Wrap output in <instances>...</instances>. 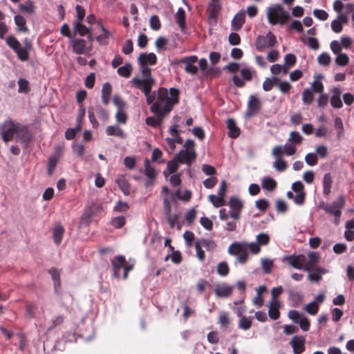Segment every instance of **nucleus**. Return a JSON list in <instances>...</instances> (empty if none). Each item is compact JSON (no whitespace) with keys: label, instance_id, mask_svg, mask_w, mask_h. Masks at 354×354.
Here are the masks:
<instances>
[{"label":"nucleus","instance_id":"26","mask_svg":"<svg viewBox=\"0 0 354 354\" xmlns=\"http://www.w3.org/2000/svg\"><path fill=\"white\" fill-rule=\"evenodd\" d=\"M86 41L83 39H77L73 41V50L77 55L84 53Z\"/></svg>","mask_w":354,"mask_h":354},{"label":"nucleus","instance_id":"1","mask_svg":"<svg viewBox=\"0 0 354 354\" xmlns=\"http://www.w3.org/2000/svg\"><path fill=\"white\" fill-rule=\"evenodd\" d=\"M151 86L147 82L143 86V93L146 97L147 103L150 106V111L152 113H159L167 115L173 109L174 106L179 103L180 92L178 88H169L168 90L164 87L159 88L157 91L151 93Z\"/></svg>","mask_w":354,"mask_h":354},{"label":"nucleus","instance_id":"18","mask_svg":"<svg viewBox=\"0 0 354 354\" xmlns=\"http://www.w3.org/2000/svg\"><path fill=\"white\" fill-rule=\"evenodd\" d=\"M157 62L156 55L153 53H141L138 57V63L140 66L155 65Z\"/></svg>","mask_w":354,"mask_h":354},{"label":"nucleus","instance_id":"19","mask_svg":"<svg viewBox=\"0 0 354 354\" xmlns=\"http://www.w3.org/2000/svg\"><path fill=\"white\" fill-rule=\"evenodd\" d=\"M24 46H21V50L18 53V59L21 62H26L29 59V52L32 48L31 41L26 38L24 40Z\"/></svg>","mask_w":354,"mask_h":354},{"label":"nucleus","instance_id":"52","mask_svg":"<svg viewBox=\"0 0 354 354\" xmlns=\"http://www.w3.org/2000/svg\"><path fill=\"white\" fill-rule=\"evenodd\" d=\"M58 162V158L55 156H52L48 158V175H52L55 167Z\"/></svg>","mask_w":354,"mask_h":354},{"label":"nucleus","instance_id":"29","mask_svg":"<svg viewBox=\"0 0 354 354\" xmlns=\"http://www.w3.org/2000/svg\"><path fill=\"white\" fill-rule=\"evenodd\" d=\"M100 27H101V29H102V34L98 35L96 37V40L100 44V45H102V46H106L108 44V42H109V37H111V32L107 30L102 25L101 23H99Z\"/></svg>","mask_w":354,"mask_h":354},{"label":"nucleus","instance_id":"22","mask_svg":"<svg viewBox=\"0 0 354 354\" xmlns=\"http://www.w3.org/2000/svg\"><path fill=\"white\" fill-rule=\"evenodd\" d=\"M280 302L278 300H271L269 305L268 315L272 320H277L280 317Z\"/></svg>","mask_w":354,"mask_h":354},{"label":"nucleus","instance_id":"17","mask_svg":"<svg viewBox=\"0 0 354 354\" xmlns=\"http://www.w3.org/2000/svg\"><path fill=\"white\" fill-rule=\"evenodd\" d=\"M245 21V14L243 10L237 12L233 17L231 23L232 29L234 30H239Z\"/></svg>","mask_w":354,"mask_h":354},{"label":"nucleus","instance_id":"32","mask_svg":"<svg viewBox=\"0 0 354 354\" xmlns=\"http://www.w3.org/2000/svg\"><path fill=\"white\" fill-rule=\"evenodd\" d=\"M176 21L181 30L185 28V12L183 8H179L176 15Z\"/></svg>","mask_w":354,"mask_h":354},{"label":"nucleus","instance_id":"38","mask_svg":"<svg viewBox=\"0 0 354 354\" xmlns=\"http://www.w3.org/2000/svg\"><path fill=\"white\" fill-rule=\"evenodd\" d=\"M145 174L150 179H154L156 176V172L154 168L151 165L150 161L146 158L144 162Z\"/></svg>","mask_w":354,"mask_h":354},{"label":"nucleus","instance_id":"64","mask_svg":"<svg viewBox=\"0 0 354 354\" xmlns=\"http://www.w3.org/2000/svg\"><path fill=\"white\" fill-rule=\"evenodd\" d=\"M122 53L125 55L131 54L133 50V44L131 39H127L122 47Z\"/></svg>","mask_w":354,"mask_h":354},{"label":"nucleus","instance_id":"15","mask_svg":"<svg viewBox=\"0 0 354 354\" xmlns=\"http://www.w3.org/2000/svg\"><path fill=\"white\" fill-rule=\"evenodd\" d=\"M290 344L295 354H301L305 351V339L302 336H294Z\"/></svg>","mask_w":354,"mask_h":354},{"label":"nucleus","instance_id":"12","mask_svg":"<svg viewBox=\"0 0 354 354\" xmlns=\"http://www.w3.org/2000/svg\"><path fill=\"white\" fill-rule=\"evenodd\" d=\"M229 205L230 207V217L234 220H239L240 218V213L243 207L242 201L236 197H232L230 199Z\"/></svg>","mask_w":354,"mask_h":354},{"label":"nucleus","instance_id":"62","mask_svg":"<svg viewBox=\"0 0 354 354\" xmlns=\"http://www.w3.org/2000/svg\"><path fill=\"white\" fill-rule=\"evenodd\" d=\"M314 16L322 21H326L328 17V14L324 10L315 9L313 10Z\"/></svg>","mask_w":354,"mask_h":354},{"label":"nucleus","instance_id":"33","mask_svg":"<svg viewBox=\"0 0 354 354\" xmlns=\"http://www.w3.org/2000/svg\"><path fill=\"white\" fill-rule=\"evenodd\" d=\"M90 108L93 109L95 114H96L101 120H108L109 118V114L108 111L106 109H103L101 106L96 105L95 106H91Z\"/></svg>","mask_w":354,"mask_h":354},{"label":"nucleus","instance_id":"7","mask_svg":"<svg viewBox=\"0 0 354 354\" xmlns=\"http://www.w3.org/2000/svg\"><path fill=\"white\" fill-rule=\"evenodd\" d=\"M276 43V36L272 32H269L266 36L260 35L257 38L255 46L258 51H263L266 48L274 46Z\"/></svg>","mask_w":354,"mask_h":354},{"label":"nucleus","instance_id":"48","mask_svg":"<svg viewBox=\"0 0 354 354\" xmlns=\"http://www.w3.org/2000/svg\"><path fill=\"white\" fill-rule=\"evenodd\" d=\"M279 82V78L272 77V79L267 78L263 83V88L265 91H270L272 89L274 84Z\"/></svg>","mask_w":354,"mask_h":354},{"label":"nucleus","instance_id":"4","mask_svg":"<svg viewBox=\"0 0 354 354\" xmlns=\"http://www.w3.org/2000/svg\"><path fill=\"white\" fill-rule=\"evenodd\" d=\"M267 17L268 21L272 25L277 24H284L289 19L290 15L281 5H277L269 8Z\"/></svg>","mask_w":354,"mask_h":354},{"label":"nucleus","instance_id":"16","mask_svg":"<svg viewBox=\"0 0 354 354\" xmlns=\"http://www.w3.org/2000/svg\"><path fill=\"white\" fill-rule=\"evenodd\" d=\"M234 290L233 286H230L227 283L218 284L215 287L214 292L218 297H230Z\"/></svg>","mask_w":354,"mask_h":354},{"label":"nucleus","instance_id":"20","mask_svg":"<svg viewBox=\"0 0 354 354\" xmlns=\"http://www.w3.org/2000/svg\"><path fill=\"white\" fill-rule=\"evenodd\" d=\"M227 128L228 129V136L235 139L240 136V129L237 127L236 121L233 118H228L226 122Z\"/></svg>","mask_w":354,"mask_h":354},{"label":"nucleus","instance_id":"60","mask_svg":"<svg viewBox=\"0 0 354 354\" xmlns=\"http://www.w3.org/2000/svg\"><path fill=\"white\" fill-rule=\"evenodd\" d=\"M262 269L266 274H270L272 272L273 262L270 259H263L261 261Z\"/></svg>","mask_w":354,"mask_h":354},{"label":"nucleus","instance_id":"6","mask_svg":"<svg viewBox=\"0 0 354 354\" xmlns=\"http://www.w3.org/2000/svg\"><path fill=\"white\" fill-rule=\"evenodd\" d=\"M303 137L297 131H291L290 133L288 142L283 147L285 153L287 156H292L297 151L296 147L302 143Z\"/></svg>","mask_w":354,"mask_h":354},{"label":"nucleus","instance_id":"21","mask_svg":"<svg viewBox=\"0 0 354 354\" xmlns=\"http://www.w3.org/2000/svg\"><path fill=\"white\" fill-rule=\"evenodd\" d=\"M221 10V6L220 4H209L207 12L208 13V19L210 23H216Z\"/></svg>","mask_w":354,"mask_h":354},{"label":"nucleus","instance_id":"35","mask_svg":"<svg viewBox=\"0 0 354 354\" xmlns=\"http://www.w3.org/2000/svg\"><path fill=\"white\" fill-rule=\"evenodd\" d=\"M106 132L108 136H115L120 138L125 137L124 131L118 126H109L106 129Z\"/></svg>","mask_w":354,"mask_h":354},{"label":"nucleus","instance_id":"24","mask_svg":"<svg viewBox=\"0 0 354 354\" xmlns=\"http://www.w3.org/2000/svg\"><path fill=\"white\" fill-rule=\"evenodd\" d=\"M48 272L51 275L52 279L54 282V289L55 292H58L61 287L60 281V272L56 268H51L48 270Z\"/></svg>","mask_w":354,"mask_h":354},{"label":"nucleus","instance_id":"39","mask_svg":"<svg viewBox=\"0 0 354 354\" xmlns=\"http://www.w3.org/2000/svg\"><path fill=\"white\" fill-rule=\"evenodd\" d=\"M277 187V182L271 177H266L262 180V187L268 191H273Z\"/></svg>","mask_w":354,"mask_h":354},{"label":"nucleus","instance_id":"30","mask_svg":"<svg viewBox=\"0 0 354 354\" xmlns=\"http://www.w3.org/2000/svg\"><path fill=\"white\" fill-rule=\"evenodd\" d=\"M15 23L17 26V30L21 32H28V28L26 26L25 18L19 15H15L14 17Z\"/></svg>","mask_w":354,"mask_h":354},{"label":"nucleus","instance_id":"53","mask_svg":"<svg viewBox=\"0 0 354 354\" xmlns=\"http://www.w3.org/2000/svg\"><path fill=\"white\" fill-rule=\"evenodd\" d=\"M335 127L337 130V137L340 138L343 136L344 130L342 120L339 117L335 119Z\"/></svg>","mask_w":354,"mask_h":354},{"label":"nucleus","instance_id":"10","mask_svg":"<svg viewBox=\"0 0 354 354\" xmlns=\"http://www.w3.org/2000/svg\"><path fill=\"white\" fill-rule=\"evenodd\" d=\"M196 151H189L187 150L181 149L174 157L180 164H185L190 166L196 159Z\"/></svg>","mask_w":354,"mask_h":354},{"label":"nucleus","instance_id":"9","mask_svg":"<svg viewBox=\"0 0 354 354\" xmlns=\"http://www.w3.org/2000/svg\"><path fill=\"white\" fill-rule=\"evenodd\" d=\"M261 106V102L256 95H250L247 104L246 116L252 118L257 115L260 112Z\"/></svg>","mask_w":354,"mask_h":354},{"label":"nucleus","instance_id":"13","mask_svg":"<svg viewBox=\"0 0 354 354\" xmlns=\"http://www.w3.org/2000/svg\"><path fill=\"white\" fill-rule=\"evenodd\" d=\"M198 61L196 55L186 57L180 60V63L185 64V71L187 73L194 75L198 73V67L194 64Z\"/></svg>","mask_w":354,"mask_h":354},{"label":"nucleus","instance_id":"40","mask_svg":"<svg viewBox=\"0 0 354 354\" xmlns=\"http://www.w3.org/2000/svg\"><path fill=\"white\" fill-rule=\"evenodd\" d=\"M132 70L131 64L127 63L118 68V73L122 77H129L131 75Z\"/></svg>","mask_w":354,"mask_h":354},{"label":"nucleus","instance_id":"23","mask_svg":"<svg viewBox=\"0 0 354 354\" xmlns=\"http://www.w3.org/2000/svg\"><path fill=\"white\" fill-rule=\"evenodd\" d=\"M153 114L155 115V117H147L145 120L146 124L151 127H157L160 126L162 123L165 118L167 116L164 114L162 115H160L159 113Z\"/></svg>","mask_w":354,"mask_h":354},{"label":"nucleus","instance_id":"44","mask_svg":"<svg viewBox=\"0 0 354 354\" xmlns=\"http://www.w3.org/2000/svg\"><path fill=\"white\" fill-rule=\"evenodd\" d=\"M218 323L221 325L222 328H227L228 326L230 324V319L229 317L228 313H221L218 317Z\"/></svg>","mask_w":354,"mask_h":354},{"label":"nucleus","instance_id":"27","mask_svg":"<svg viewBox=\"0 0 354 354\" xmlns=\"http://www.w3.org/2000/svg\"><path fill=\"white\" fill-rule=\"evenodd\" d=\"M6 44L12 48L18 56L19 52L21 50V43L13 35L8 36L6 39Z\"/></svg>","mask_w":354,"mask_h":354},{"label":"nucleus","instance_id":"25","mask_svg":"<svg viewBox=\"0 0 354 354\" xmlns=\"http://www.w3.org/2000/svg\"><path fill=\"white\" fill-rule=\"evenodd\" d=\"M308 261L304 263V270L310 271L319 261V255L316 252H309L308 254Z\"/></svg>","mask_w":354,"mask_h":354},{"label":"nucleus","instance_id":"41","mask_svg":"<svg viewBox=\"0 0 354 354\" xmlns=\"http://www.w3.org/2000/svg\"><path fill=\"white\" fill-rule=\"evenodd\" d=\"M314 100L313 92L309 88H305L302 93V101L305 104L309 105Z\"/></svg>","mask_w":354,"mask_h":354},{"label":"nucleus","instance_id":"42","mask_svg":"<svg viewBox=\"0 0 354 354\" xmlns=\"http://www.w3.org/2000/svg\"><path fill=\"white\" fill-rule=\"evenodd\" d=\"M216 272L221 277L227 276L230 272V268L227 263L225 261L218 263L216 268Z\"/></svg>","mask_w":354,"mask_h":354},{"label":"nucleus","instance_id":"2","mask_svg":"<svg viewBox=\"0 0 354 354\" xmlns=\"http://www.w3.org/2000/svg\"><path fill=\"white\" fill-rule=\"evenodd\" d=\"M0 129L2 140L5 142L12 140L15 134H17L20 139L24 141L30 140V136L28 127L16 122L10 118L6 120L1 124Z\"/></svg>","mask_w":354,"mask_h":354},{"label":"nucleus","instance_id":"49","mask_svg":"<svg viewBox=\"0 0 354 354\" xmlns=\"http://www.w3.org/2000/svg\"><path fill=\"white\" fill-rule=\"evenodd\" d=\"M129 206L127 203L118 201L113 207V211L118 213H124L128 211Z\"/></svg>","mask_w":354,"mask_h":354},{"label":"nucleus","instance_id":"55","mask_svg":"<svg viewBox=\"0 0 354 354\" xmlns=\"http://www.w3.org/2000/svg\"><path fill=\"white\" fill-rule=\"evenodd\" d=\"M244 250L240 243H234L229 246L228 252L232 255H238Z\"/></svg>","mask_w":354,"mask_h":354},{"label":"nucleus","instance_id":"47","mask_svg":"<svg viewBox=\"0 0 354 354\" xmlns=\"http://www.w3.org/2000/svg\"><path fill=\"white\" fill-rule=\"evenodd\" d=\"M319 304L316 301H311L304 307V310L310 315H315L319 310Z\"/></svg>","mask_w":354,"mask_h":354},{"label":"nucleus","instance_id":"34","mask_svg":"<svg viewBox=\"0 0 354 354\" xmlns=\"http://www.w3.org/2000/svg\"><path fill=\"white\" fill-rule=\"evenodd\" d=\"M120 189L126 196L130 194V185L124 177L122 176L115 180Z\"/></svg>","mask_w":354,"mask_h":354},{"label":"nucleus","instance_id":"14","mask_svg":"<svg viewBox=\"0 0 354 354\" xmlns=\"http://www.w3.org/2000/svg\"><path fill=\"white\" fill-rule=\"evenodd\" d=\"M126 259L124 256L118 255L111 261L113 275L115 278H119L120 276V270L126 264Z\"/></svg>","mask_w":354,"mask_h":354},{"label":"nucleus","instance_id":"5","mask_svg":"<svg viewBox=\"0 0 354 354\" xmlns=\"http://www.w3.org/2000/svg\"><path fill=\"white\" fill-rule=\"evenodd\" d=\"M140 67L141 73L145 78L140 79L138 77H134L132 79L131 83L136 88L140 89L143 92V86L145 84V82H147L151 86V88H152V86L155 83V80L151 77V71L150 68L145 65L140 66Z\"/></svg>","mask_w":354,"mask_h":354},{"label":"nucleus","instance_id":"3","mask_svg":"<svg viewBox=\"0 0 354 354\" xmlns=\"http://www.w3.org/2000/svg\"><path fill=\"white\" fill-rule=\"evenodd\" d=\"M345 196L344 195H339L332 204H327L324 202H321L319 207L324 210L326 214L334 216V223L335 225H338L342 215V209L345 206Z\"/></svg>","mask_w":354,"mask_h":354},{"label":"nucleus","instance_id":"54","mask_svg":"<svg viewBox=\"0 0 354 354\" xmlns=\"http://www.w3.org/2000/svg\"><path fill=\"white\" fill-rule=\"evenodd\" d=\"M349 62V57L345 53H340L337 55L335 58V63L341 66L347 65Z\"/></svg>","mask_w":354,"mask_h":354},{"label":"nucleus","instance_id":"46","mask_svg":"<svg viewBox=\"0 0 354 354\" xmlns=\"http://www.w3.org/2000/svg\"><path fill=\"white\" fill-rule=\"evenodd\" d=\"M252 324V317H243L239 322V327L243 330H249Z\"/></svg>","mask_w":354,"mask_h":354},{"label":"nucleus","instance_id":"31","mask_svg":"<svg viewBox=\"0 0 354 354\" xmlns=\"http://www.w3.org/2000/svg\"><path fill=\"white\" fill-rule=\"evenodd\" d=\"M64 233V228L60 224L57 225L53 229V239L56 245H59L62 242Z\"/></svg>","mask_w":354,"mask_h":354},{"label":"nucleus","instance_id":"57","mask_svg":"<svg viewBox=\"0 0 354 354\" xmlns=\"http://www.w3.org/2000/svg\"><path fill=\"white\" fill-rule=\"evenodd\" d=\"M150 28L154 30H158L161 28V23L157 15H153L149 20Z\"/></svg>","mask_w":354,"mask_h":354},{"label":"nucleus","instance_id":"28","mask_svg":"<svg viewBox=\"0 0 354 354\" xmlns=\"http://www.w3.org/2000/svg\"><path fill=\"white\" fill-rule=\"evenodd\" d=\"M112 92L111 84L109 82H106L103 84L102 89V102L106 105L110 101V97Z\"/></svg>","mask_w":354,"mask_h":354},{"label":"nucleus","instance_id":"61","mask_svg":"<svg viewBox=\"0 0 354 354\" xmlns=\"http://www.w3.org/2000/svg\"><path fill=\"white\" fill-rule=\"evenodd\" d=\"M201 245L202 244L203 247H205L207 250L212 251L215 249L216 244L212 240L203 239L201 240Z\"/></svg>","mask_w":354,"mask_h":354},{"label":"nucleus","instance_id":"45","mask_svg":"<svg viewBox=\"0 0 354 354\" xmlns=\"http://www.w3.org/2000/svg\"><path fill=\"white\" fill-rule=\"evenodd\" d=\"M111 224L116 229H120L126 224V218L123 216L114 217L111 221Z\"/></svg>","mask_w":354,"mask_h":354},{"label":"nucleus","instance_id":"37","mask_svg":"<svg viewBox=\"0 0 354 354\" xmlns=\"http://www.w3.org/2000/svg\"><path fill=\"white\" fill-rule=\"evenodd\" d=\"M178 164H180L177 160H175V157H174L172 160H169L167 162V169L164 171L163 174L165 177L168 176L169 174H174L177 171L178 169Z\"/></svg>","mask_w":354,"mask_h":354},{"label":"nucleus","instance_id":"58","mask_svg":"<svg viewBox=\"0 0 354 354\" xmlns=\"http://www.w3.org/2000/svg\"><path fill=\"white\" fill-rule=\"evenodd\" d=\"M317 61L320 65L328 66L331 62V58L328 53H323L319 55Z\"/></svg>","mask_w":354,"mask_h":354},{"label":"nucleus","instance_id":"43","mask_svg":"<svg viewBox=\"0 0 354 354\" xmlns=\"http://www.w3.org/2000/svg\"><path fill=\"white\" fill-rule=\"evenodd\" d=\"M74 29L80 36H85L88 34L90 30L80 21H76L74 24Z\"/></svg>","mask_w":354,"mask_h":354},{"label":"nucleus","instance_id":"36","mask_svg":"<svg viewBox=\"0 0 354 354\" xmlns=\"http://www.w3.org/2000/svg\"><path fill=\"white\" fill-rule=\"evenodd\" d=\"M20 12L27 14H33L35 12V7L32 0H28L25 3H21L19 6Z\"/></svg>","mask_w":354,"mask_h":354},{"label":"nucleus","instance_id":"11","mask_svg":"<svg viewBox=\"0 0 354 354\" xmlns=\"http://www.w3.org/2000/svg\"><path fill=\"white\" fill-rule=\"evenodd\" d=\"M283 262H287L290 266L296 269H304L306 263V257L303 254L287 255L283 258Z\"/></svg>","mask_w":354,"mask_h":354},{"label":"nucleus","instance_id":"8","mask_svg":"<svg viewBox=\"0 0 354 354\" xmlns=\"http://www.w3.org/2000/svg\"><path fill=\"white\" fill-rule=\"evenodd\" d=\"M284 154L286 153L283 146H276L272 150V155L276 158L274 167L279 171H283L287 168V162L282 159Z\"/></svg>","mask_w":354,"mask_h":354},{"label":"nucleus","instance_id":"59","mask_svg":"<svg viewBox=\"0 0 354 354\" xmlns=\"http://www.w3.org/2000/svg\"><path fill=\"white\" fill-rule=\"evenodd\" d=\"M257 241L259 245H266L270 241V236L268 234L260 233L257 236Z\"/></svg>","mask_w":354,"mask_h":354},{"label":"nucleus","instance_id":"51","mask_svg":"<svg viewBox=\"0 0 354 354\" xmlns=\"http://www.w3.org/2000/svg\"><path fill=\"white\" fill-rule=\"evenodd\" d=\"M209 200L212 202L213 205L216 207H219L225 205L224 198L220 196L209 195L208 196Z\"/></svg>","mask_w":354,"mask_h":354},{"label":"nucleus","instance_id":"63","mask_svg":"<svg viewBox=\"0 0 354 354\" xmlns=\"http://www.w3.org/2000/svg\"><path fill=\"white\" fill-rule=\"evenodd\" d=\"M256 207L260 211L265 212L269 207V203L266 199L257 200L255 203Z\"/></svg>","mask_w":354,"mask_h":354},{"label":"nucleus","instance_id":"50","mask_svg":"<svg viewBox=\"0 0 354 354\" xmlns=\"http://www.w3.org/2000/svg\"><path fill=\"white\" fill-rule=\"evenodd\" d=\"M19 93H28L30 91L29 82L24 78H19L18 80Z\"/></svg>","mask_w":354,"mask_h":354},{"label":"nucleus","instance_id":"56","mask_svg":"<svg viewBox=\"0 0 354 354\" xmlns=\"http://www.w3.org/2000/svg\"><path fill=\"white\" fill-rule=\"evenodd\" d=\"M306 162L310 166H315L317 164L318 158L316 153H308L305 156Z\"/></svg>","mask_w":354,"mask_h":354}]
</instances>
